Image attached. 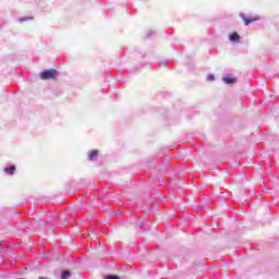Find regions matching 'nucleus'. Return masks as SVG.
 <instances>
[{
	"mask_svg": "<svg viewBox=\"0 0 279 279\" xmlns=\"http://www.w3.org/2000/svg\"><path fill=\"white\" fill-rule=\"evenodd\" d=\"M56 75H58V71L46 70L39 74V77H40V80H56Z\"/></svg>",
	"mask_w": 279,
	"mask_h": 279,
	"instance_id": "obj_1",
	"label": "nucleus"
},
{
	"mask_svg": "<svg viewBox=\"0 0 279 279\" xmlns=\"http://www.w3.org/2000/svg\"><path fill=\"white\" fill-rule=\"evenodd\" d=\"M240 16L244 21L245 25H250L251 23H255V21H260V17L246 19L244 13H241Z\"/></svg>",
	"mask_w": 279,
	"mask_h": 279,
	"instance_id": "obj_2",
	"label": "nucleus"
},
{
	"mask_svg": "<svg viewBox=\"0 0 279 279\" xmlns=\"http://www.w3.org/2000/svg\"><path fill=\"white\" fill-rule=\"evenodd\" d=\"M97 156H99V150H92L87 154L88 160H97Z\"/></svg>",
	"mask_w": 279,
	"mask_h": 279,
	"instance_id": "obj_3",
	"label": "nucleus"
},
{
	"mask_svg": "<svg viewBox=\"0 0 279 279\" xmlns=\"http://www.w3.org/2000/svg\"><path fill=\"white\" fill-rule=\"evenodd\" d=\"M229 40H231V43H239V40H241V36H239L236 33H232L229 36Z\"/></svg>",
	"mask_w": 279,
	"mask_h": 279,
	"instance_id": "obj_4",
	"label": "nucleus"
},
{
	"mask_svg": "<svg viewBox=\"0 0 279 279\" xmlns=\"http://www.w3.org/2000/svg\"><path fill=\"white\" fill-rule=\"evenodd\" d=\"M222 81L225 82V84H234V82H236V78L232 76H225Z\"/></svg>",
	"mask_w": 279,
	"mask_h": 279,
	"instance_id": "obj_5",
	"label": "nucleus"
},
{
	"mask_svg": "<svg viewBox=\"0 0 279 279\" xmlns=\"http://www.w3.org/2000/svg\"><path fill=\"white\" fill-rule=\"evenodd\" d=\"M4 171L9 174V175H14V171H16V167L11 166L4 169Z\"/></svg>",
	"mask_w": 279,
	"mask_h": 279,
	"instance_id": "obj_6",
	"label": "nucleus"
},
{
	"mask_svg": "<svg viewBox=\"0 0 279 279\" xmlns=\"http://www.w3.org/2000/svg\"><path fill=\"white\" fill-rule=\"evenodd\" d=\"M66 278H71V272L69 270H64L61 274V279H66Z\"/></svg>",
	"mask_w": 279,
	"mask_h": 279,
	"instance_id": "obj_7",
	"label": "nucleus"
},
{
	"mask_svg": "<svg viewBox=\"0 0 279 279\" xmlns=\"http://www.w3.org/2000/svg\"><path fill=\"white\" fill-rule=\"evenodd\" d=\"M105 279H121V278L117 275H108L105 277Z\"/></svg>",
	"mask_w": 279,
	"mask_h": 279,
	"instance_id": "obj_8",
	"label": "nucleus"
},
{
	"mask_svg": "<svg viewBox=\"0 0 279 279\" xmlns=\"http://www.w3.org/2000/svg\"><path fill=\"white\" fill-rule=\"evenodd\" d=\"M25 21H32V17H21V19H19V23H25Z\"/></svg>",
	"mask_w": 279,
	"mask_h": 279,
	"instance_id": "obj_9",
	"label": "nucleus"
},
{
	"mask_svg": "<svg viewBox=\"0 0 279 279\" xmlns=\"http://www.w3.org/2000/svg\"><path fill=\"white\" fill-rule=\"evenodd\" d=\"M214 80H215V74H208L207 75V81L208 82H214Z\"/></svg>",
	"mask_w": 279,
	"mask_h": 279,
	"instance_id": "obj_10",
	"label": "nucleus"
}]
</instances>
